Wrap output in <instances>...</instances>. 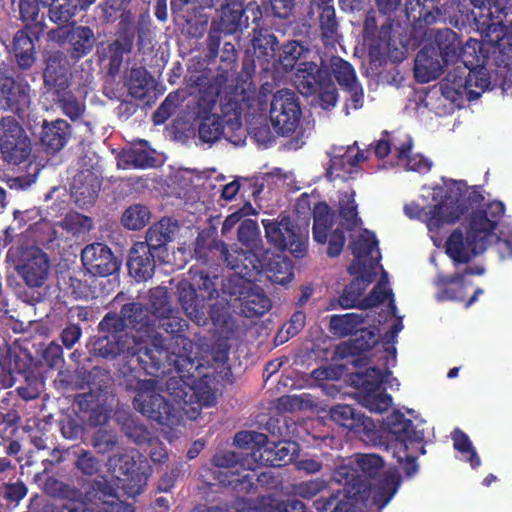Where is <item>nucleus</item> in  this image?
I'll list each match as a JSON object with an SVG mask.
<instances>
[{
    "instance_id": "obj_3",
    "label": "nucleus",
    "mask_w": 512,
    "mask_h": 512,
    "mask_svg": "<svg viewBox=\"0 0 512 512\" xmlns=\"http://www.w3.org/2000/svg\"><path fill=\"white\" fill-rule=\"evenodd\" d=\"M168 352L155 342L152 346L145 345L133 356H128L118 365L119 385L128 392H134L139 395L156 388L155 379H141V372L146 375L159 378L166 371L169 363L167 361Z\"/></svg>"
},
{
    "instance_id": "obj_6",
    "label": "nucleus",
    "mask_w": 512,
    "mask_h": 512,
    "mask_svg": "<svg viewBox=\"0 0 512 512\" xmlns=\"http://www.w3.org/2000/svg\"><path fill=\"white\" fill-rule=\"evenodd\" d=\"M234 443L249 451L245 455L250 456L255 463L267 467H282L291 462L297 453L296 443H270L266 434L256 431L238 432L234 437Z\"/></svg>"
},
{
    "instance_id": "obj_22",
    "label": "nucleus",
    "mask_w": 512,
    "mask_h": 512,
    "mask_svg": "<svg viewBox=\"0 0 512 512\" xmlns=\"http://www.w3.org/2000/svg\"><path fill=\"white\" fill-rule=\"evenodd\" d=\"M300 106L294 91L278 90L272 98L270 120L274 128H291L300 117Z\"/></svg>"
},
{
    "instance_id": "obj_56",
    "label": "nucleus",
    "mask_w": 512,
    "mask_h": 512,
    "mask_svg": "<svg viewBox=\"0 0 512 512\" xmlns=\"http://www.w3.org/2000/svg\"><path fill=\"white\" fill-rule=\"evenodd\" d=\"M412 149V142L411 140L406 141L401 144L399 148H397V158L407 159V168L412 171L424 173L428 172L431 168V164L428 162L427 159H425L422 156H414L410 157V152Z\"/></svg>"
},
{
    "instance_id": "obj_27",
    "label": "nucleus",
    "mask_w": 512,
    "mask_h": 512,
    "mask_svg": "<svg viewBox=\"0 0 512 512\" xmlns=\"http://www.w3.org/2000/svg\"><path fill=\"white\" fill-rule=\"evenodd\" d=\"M364 152L358 150L355 154L351 148L343 154L330 158L326 169V176L330 181L342 179L344 181L355 179L360 172V163L365 161Z\"/></svg>"
},
{
    "instance_id": "obj_28",
    "label": "nucleus",
    "mask_w": 512,
    "mask_h": 512,
    "mask_svg": "<svg viewBox=\"0 0 512 512\" xmlns=\"http://www.w3.org/2000/svg\"><path fill=\"white\" fill-rule=\"evenodd\" d=\"M265 276L271 283L286 285L294 278V264L287 256L274 253L269 249L263 252V270L261 277Z\"/></svg>"
},
{
    "instance_id": "obj_51",
    "label": "nucleus",
    "mask_w": 512,
    "mask_h": 512,
    "mask_svg": "<svg viewBox=\"0 0 512 512\" xmlns=\"http://www.w3.org/2000/svg\"><path fill=\"white\" fill-rule=\"evenodd\" d=\"M453 440V447L461 454L466 455L467 461L472 468H477L481 464L480 457L478 456L469 436L459 428H455L451 433Z\"/></svg>"
},
{
    "instance_id": "obj_53",
    "label": "nucleus",
    "mask_w": 512,
    "mask_h": 512,
    "mask_svg": "<svg viewBox=\"0 0 512 512\" xmlns=\"http://www.w3.org/2000/svg\"><path fill=\"white\" fill-rule=\"evenodd\" d=\"M253 282H248L246 279L241 276L236 275L235 273L230 277L222 280V293L229 298L226 299L228 302H240L242 296L250 288Z\"/></svg>"
},
{
    "instance_id": "obj_47",
    "label": "nucleus",
    "mask_w": 512,
    "mask_h": 512,
    "mask_svg": "<svg viewBox=\"0 0 512 512\" xmlns=\"http://www.w3.org/2000/svg\"><path fill=\"white\" fill-rule=\"evenodd\" d=\"M119 436L113 429L100 427L93 432L90 445L98 454H107L119 450Z\"/></svg>"
},
{
    "instance_id": "obj_19",
    "label": "nucleus",
    "mask_w": 512,
    "mask_h": 512,
    "mask_svg": "<svg viewBox=\"0 0 512 512\" xmlns=\"http://www.w3.org/2000/svg\"><path fill=\"white\" fill-rule=\"evenodd\" d=\"M470 230L464 235L460 228L454 229L445 242V253L454 266L468 264L485 250V245Z\"/></svg>"
},
{
    "instance_id": "obj_41",
    "label": "nucleus",
    "mask_w": 512,
    "mask_h": 512,
    "mask_svg": "<svg viewBox=\"0 0 512 512\" xmlns=\"http://www.w3.org/2000/svg\"><path fill=\"white\" fill-rule=\"evenodd\" d=\"M313 239L319 244H325L334 224L335 213L325 201H318L312 208Z\"/></svg>"
},
{
    "instance_id": "obj_11",
    "label": "nucleus",
    "mask_w": 512,
    "mask_h": 512,
    "mask_svg": "<svg viewBox=\"0 0 512 512\" xmlns=\"http://www.w3.org/2000/svg\"><path fill=\"white\" fill-rule=\"evenodd\" d=\"M390 374L391 372L387 368L383 372L379 367L373 366L367 368L365 372H356L350 375L351 385L358 390L361 404L371 412L381 413L391 405L392 397L379 393L386 377Z\"/></svg>"
},
{
    "instance_id": "obj_57",
    "label": "nucleus",
    "mask_w": 512,
    "mask_h": 512,
    "mask_svg": "<svg viewBox=\"0 0 512 512\" xmlns=\"http://www.w3.org/2000/svg\"><path fill=\"white\" fill-rule=\"evenodd\" d=\"M332 71L339 85L344 89L358 83L354 68L348 62L341 58H335L332 61Z\"/></svg>"
},
{
    "instance_id": "obj_25",
    "label": "nucleus",
    "mask_w": 512,
    "mask_h": 512,
    "mask_svg": "<svg viewBox=\"0 0 512 512\" xmlns=\"http://www.w3.org/2000/svg\"><path fill=\"white\" fill-rule=\"evenodd\" d=\"M52 40L68 43L71 54L75 58L87 55L95 44L94 32L86 26L61 27L49 33Z\"/></svg>"
},
{
    "instance_id": "obj_63",
    "label": "nucleus",
    "mask_w": 512,
    "mask_h": 512,
    "mask_svg": "<svg viewBox=\"0 0 512 512\" xmlns=\"http://www.w3.org/2000/svg\"><path fill=\"white\" fill-rule=\"evenodd\" d=\"M126 322L124 316L120 313L108 312L98 324V330L108 333L107 336L122 335L126 333Z\"/></svg>"
},
{
    "instance_id": "obj_12",
    "label": "nucleus",
    "mask_w": 512,
    "mask_h": 512,
    "mask_svg": "<svg viewBox=\"0 0 512 512\" xmlns=\"http://www.w3.org/2000/svg\"><path fill=\"white\" fill-rule=\"evenodd\" d=\"M353 275L356 277L345 286L342 294L339 296L338 301L342 308L349 309L359 307L361 309H368L376 307L386 299L393 297L392 290L387 289L380 281L367 296L361 299L366 288L374 281L375 275L370 271Z\"/></svg>"
},
{
    "instance_id": "obj_45",
    "label": "nucleus",
    "mask_w": 512,
    "mask_h": 512,
    "mask_svg": "<svg viewBox=\"0 0 512 512\" xmlns=\"http://www.w3.org/2000/svg\"><path fill=\"white\" fill-rule=\"evenodd\" d=\"M14 53L21 68H30L35 61V44L26 31H18L14 37Z\"/></svg>"
},
{
    "instance_id": "obj_49",
    "label": "nucleus",
    "mask_w": 512,
    "mask_h": 512,
    "mask_svg": "<svg viewBox=\"0 0 512 512\" xmlns=\"http://www.w3.org/2000/svg\"><path fill=\"white\" fill-rule=\"evenodd\" d=\"M151 212L149 208L142 204H133L129 206L122 214L121 224L129 230H140L150 221Z\"/></svg>"
},
{
    "instance_id": "obj_42",
    "label": "nucleus",
    "mask_w": 512,
    "mask_h": 512,
    "mask_svg": "<svg viewBox=\"0 0 512 512\" xmlns=\"http://www.w3.org/2000/svg\"><path fill=\"white\" fill-rule=\"evenodd\" d=\"M379 330L376 326L358 328L343 348L344 355L361 356L371 350L379 341Z\"/></svg>"
},
{
    "instance_id": "obj_2",
    "label": "nucleus",
    "mask_w": 512,
    "mask_h": 512,
    "mask_svg": "<svg viewBox=\"0 0 512 512\" xmlns=\"http://www.w3.org/2000/svg\"><path fill=\"white\" fill-rule=\"evenodd\" d=\"M211 248L208 239L198 236L195 241L194 256L197 262L188 271V281L178 285V301L185 314L197 325L207 323L211 301L219 297L218 260L204 258L198 249Z\"/></svg>"
},
{
    "instance_id": "obj_7",
    "label": "nucleus",
    "mask_w": 512,
    "mask_h": 512,
    "mask_svg": "<svg viewBox=\"0 0 512 512\" xmlns=\"http://www.w3.org/2000/svg\"><path fill=\"white\" fill-rule=\"evenodd\" d=\"M211 248L200 246L198 253H203L207 259L218 260L219 264H226L236 275L241 276L248 282H257L261 279L263 270V255L259 257L257 250H243L241 248L229 249L222 240H208Z\"/></svg>"
},
{
    "instance_id": "obj_24",
    "label": "nucleus",
    "mask_w": 512,
    "mask_h": 512,
    "mask_svg": "<svg viewBox=\"0 0 512 512\" xmlns=\"http://www.w3.org/2000/svg\"><path fill=\"white\" fill-rule=\"evenodd\" d=\"M505 213L501 201H492L485 207L473 210L470 217L469 229L485 245L487 238L492 235Z\"/></svg>"
},
{
    "instance_id": "obj_18",
    "label": "nucleus",
    "mask_w": 512,
    "mask_h": 512,
    "mask_svg": "<svg viewBox=\"0 0 512 512\" xmlns=\"http://www.w3.org/2000/svg\"><path fill=\"white\" fill-rule=\"evenodd\" d=\"M32 151V140L26 130H2L0 133V152L8 165L30 164Z\"/></svg>"
},
{
    "instance_id": "obj_59",
    "label": "nucleus",
    "mask_w": 512,
    "mask_h": 512,
    "mask_svg": "<svg viewBox=\"0 0 512 512\" xmlns=\"http://www.w3.org/2000/svg\"><path fill=\"white\" fill-rule=\"evenodd\" d=\"M42 510L43 512H86L88 508L81 492V495L69 497L59 504L46 502Z\"/></svg>"
},
{
    "instance_id": "obj_5",
    "label": "nucleus",
    "mask_w": 512,
    "mask_h": 512,
    "mask_svg": "<svg viewBox=\"0 0 512 512\" xmlns=\"http://www.w3.org/2000/svg\"><path fill=\"white\" fill-rule=\"evenodd\" d=\"M385 426L389 446L393 448V456L405 474L412 477L416 474L418 465L417 456L410 453V450L420 449L422 453L425 452L422 446L424 432L416 430L413 422L399 410H394L387 416Z\"/></svg>"
},
{
    "instance_id": "obj_46",
    "label": "nucleus",
    "mask_w": 512,
    "mask_h": 512,
    "mask_svg": "<svg viewBox=\"0 0 512 512\" xmlns=\"http://www.w3.org/2000/svg\"><path fill=\"white\" fill-rule=\"evenodd\" d=\"M366 316L359 313H347L332 315L330 318V330L341 337L351 335L365 322Z\"/></svg>"
},
{
    "instance_id": "obj_16",
    "label": "nucleus",
    "mask_w": 512,
    "mask_h": 512,
    "mask_svg": "<svg viewBox=\"0 0 512 512\" xmlns=\"http://www.w3.org/2000/svg\"><path fill=\"white\" fill-rule=\"evenodd\" d=\"M318 67L314 63H304L299 66L296 74L295 84L301 94H319L320 105L323 109L334 107L337 102V91L331 81L318 82Z\"/></svg>"
},
{
    "instance_id": "obj_60",
    "label": "nucleus",
    "mask_w": 512,
    "mask_h": 512,
    "mask_svg": "<svg viewBox=\"0 0 512 512\" xmlns=\"http://www.w3.org/2000/svg\"><path fill=\"white\" fill-rule=\"evenodd\" d=\"M254 49L258 57L270 62L276 57L278 41L272 34L259 35L253 40Z\"/></svg>"
},
{
    "instance_id": "obj_48",
    "label": "nucleus",
    "mask_w": 512,
    "mask_h": 512,
    "mask_svg": "<svg viewBox=\"0 0 512 512\" xmlns=\"http://www.w3.org/2000/svg\"><path fill=\"white\" fill-rule=\"evenodd\" d=\"M238 241L248 250H261L263 241L258 223L252 219L243 220L237 228Z\"/></svg>"
},
{
    "instance_id": "obj_1",
    "label": "nucleus",
    "mask_w": 512,
    "mask_h": 512,
    "mask_svg": "<svg viewBox=\"0 0 512 512\" xmlns=\"http://www.w3.org/2000/svg\"><path fill=\"white\" fill-rule=\"evenodd\" d=\"M476 10L472 11L478 29L484 34V42L469 39L461 46L460 60L464 72L449 73L441 84L442 95L460 106L463 99H478L491 84L487 68V53L491 50L499 65L508 66L512 61V28L503 24V19L512 13V0H470Z\"/></svg>"
},
{
    "instance_id": "obj_8",
    "label": "nucleus",
    "mask_w": 512,
    "mask_h": 512,
    "mask_svg": "<svg viewBox=\"0 0 512 512\" xmlns=\"http://www.w3.org/2000/svg\"><path fill=\"white\" fill-rule=\"evenodd\" d=\"M456 189H449L443 197V200L435 204L428 213L427 227L430 231H436L445 223L454 224L473 205L479 206L484 201L482 193L476 189L472 190L467 199L462 195V188L465 187L463 181H453Z\"/></svg>"
},
{
    "instance_id": "obj_33",
    "label": "nucleus",
    "mask_w": 512,
    "mask_h": 512,
    "mask_svg": "<svg viewBox=\"0 0 512 512\" xmlns=\"http://www.w3.org/2000/svg\"><path fill=\"white\" fill-rule=\"evenodd\" d=\"M256 473L254 469L248 470H230V471H219L218 481L222 486L230 488L236 493L237 497L243 498L246 495H255L258 490V486L254 481Z\"/></svg>"
},
{
    "instance_id": "obj_35",
    "label": "nucleus",
    "mask_w": 512,
    "mask_h": 512,
    "mask_svg": "<svg viewBox=\"0 0 512 512\" xmlns=\"http://www.w3.org/2000/svg\"><path fill=\"white\" fill-rule=\"evenodd\" d=\"M48 256L37 249L22 265L20 273L29 287H41L48 276L49 272Z\"/></svg>"
},
{
    "instance_id": "obj_40",
    "label": "nucleus",
    "mask_w": 512,
    "mask_h": 512,
    "mask_svg": "<svg viewBox=\"0 0 512 512\" xmlns=\"http://www.w3.org/2000/svg\"><path fill=\"white\" fill-rule=\"evenodd\" d=\"M101 181L91 172L81 174L75 178L72 186V195L79 206L92 205L100 192Z\"/></svg>"
},
{
    "instance_id": "obj_62",
    "label": "nucleus",
    "mask_w": 512,
    "mask_h": 512,
    "mask_svg": "<svg viewBox=\"0 0 512 512\" xmlns=\"http://www.w3.org/2000/svg\"><path fill=\"white\" fill-rule=\"evenodd\" d=\"M251 140L262 149L271 147L280 136L290 137L296 130H250Z\"/></svg>"
},
{
    "instance_id": "obj_54",
    "label": "nucleus",
    "mask_w": 512,
    "mask_h": 512,
    "mask_svg": "<svg viewBox=\"0 0 512 512\" xmlns=\"http://www.w3.org/2000/svg\"><path fill=\"white\" fill-rule=\"evenodd\" d=\"M71 130H42L40 141L47 154L59 152L70 138Z\"/></svg>"
},
{
    "instance_id": "obj_15",
    "label": "nucleus",
    "mask_w": 512,
    "mask_h": 512,
    "mask_svg": "<svg viewBox=\"0 0 512 512\" xmlns=\"http://www.w3.org/2000/svg\"><path fill=\"white\" fill-rule=\"evenodd\" d=\"M145 345L140 338L129 333L99 336L92 341L90 352L94 357H99L106 361L119 360L121 362L126 357L133 356L134 352Z\"/></svg>"
},
{
    "instance_id": "obj_44",
    "label": "nucleus",
    "mask_w": 512,
    "mask_h": 512,
    "mask_svg": "<svg viewBox=\"0 0 512 512\" xmlns=\"http://www.w3.org/2000/svg\"><path fill=\"white\" fill-rule=\"evenodd\" d=\"M350 487H344L331 493L328 497H321L314 502V507L318 512H350L352 504L350 502Z\"/></svg>"
},
{
    "instance_id": "obj_58",
    "label": "nucleus",
    "mask_w": 512,
    "mask_h": 512,
    "mask_svg": "<svg viewBox=\"0 0 512 512\" xmlns=\"http://www.w3.org/2000/svg\"><path fill=\"white\" fill-rule=\"evenodd\" d=\"M45 491L53 497H58L60 502L81 495V490L75 486L64 483L54 477H48L45 481Z\"/></svg>"
},
{
    "instance_id": "obj_9",
    "label": "nucleus",
    "mask_w": 512,
    "mask_h": 512,
    "mask_svg": "<svg viewBox=\"0 0 512 512\" xmlns=\"http://www.w3.org/2000/svg\"><path fill=\"white\" fill-rule=\"evenodd\" d=\"M262 225L267 242L276 250L289 251L295 258L306 255L308 230L302 229L289 215L281 213L277 218L263 219Z\"/></svg>"
},
{
    "instance_id": "obj_31",
    "label": "nucleus",
    "mask_w": 512,
    "mask_h": 512,
    "mask_svg": "<svg viewBox=\"0 0 512 512\" xmlns=\"http://www.w3.org/2000/svg\"><path fill=\"white\" fill-rule=\"evenodd\" d=\"M445 65L433 47H424L415 59V78L420 83L433 81L443 74Z\"/></svg>"
},
{
    "instance_id": "obj_20",
    "label": "nucleus",
    "mask_w": 512,
    "mask_h": 512,
    "mask_svg": "<svg viewBox=\"0 0 512 512\" xmlns=\"http://www.w3.org/2000/svg\"><path fill=\"white\" fill-rule=\"evenodd\" d=\"M167 262L162 255L152 251L147 243L136 242L129 250L127 268L131 277L136 281H147L153 277L157 265Z\"/></svg>"
},
{
    "instance_id": "obj_13",
    "label": "nucleus",
    "mask_w": 512,
    "mask_h": 512,
    "mask_svg": "<svg viewBox=\"0 0 512 512\" xmlns=\"http://www.w3.org/2000/svg\"><path fill=\"white\" fill-rule=\"evenodd\" d=\"M96 0H19L20 19L26 23L38 22L41 8L49 7V18L54 23H67L78 9H85Z\"/></svg>"
},
{
    "instance_id": "obj_52",
    "label": "nucleus",
    "mask_w": 512,
    "mask_h": 512,
    "mask_svg": "<svg viewBox=\"0 0 512 512\" xmlns=\"http://www.w3.org/2000/svg\"><path fill=\"white\" fill-rule=\"evenodd\" d=\"M74 467L85 476H93L100 471V461L92 451L78 447L73 451Z\"/></svg>"
},
{
    "instance_id": "obj_23",
    "label": "nucleus",
    "mask_w": 512,
    "mask_h": 512,
    "mask_svg": "<svg viewBox=\"0 0 512 512\" xmlns=\"http://www.w3.org/2000/svg\"><path fill=\"white\" fill-rule=\"evenodd\" d=\"M81 261L88 272L94 276H110L119 269L117 258L103 243L87 245L81 252Z\"/></svg>"
},
{
    "instance_id": "obj_26",
    "label": "nucleus",
    "mask_w": 512,
    "mask_h": 512,
    "mask_svg": "<svg viewBox=\"0 0 512 512\" xmlns=\"http://www.w3.org/2000/svg\"><path fill=\"white\" fill-rule=\"evenodd\" d=\"M329 415L333 422L357 434L369 436L375 429V424L370 417L358 412L348 404L331 407Z\"/></svg>"
},
{
    "instance_id": "obj_4",
    "label": "nucleus",
    "mask_w": 512,
    "mask_h": 512,
    "mask_svg": "<svg viewBox=\"0 0 512 512\" xmlns=\"http://www.w3.org/2000/svg\"><path fill=\"white\" fill-rule=\"evenodd\" d=\"M221 0H171V8L176 18L184 20L190 27L188 33L193 37H200L208 22L206 9L213 7ZM221 3V24L226 33H232L242 26L243 0H223Z\"/></svg>"
},
{
    "instance_id": "obj_17",
    "label": "nucleus",
    "mask_w": 512,
    "mask_h": 512,
    "mask_svg": "<svg viewBox=\"0 0 512 512\" xmlns=\"http://www.w3.org/2000/svg\"><path fill=\"white\" fill-rule=\"evenodd\" d=\"M133 407L160 425L173 426L179 422V411L155 389L135 395Z\"/></svg>"
},
{
    "instance_id": "obj_14",
    "label": "nucleus",
    "mask_w": 512,
    "mask_h": 512,
    "mask_svg": "<svg viewBox=\"0 0 512 512\" xmlns=\"http://www.w3.org/2000/svg\"><path fill=\"white\" fill-rule=\"evenodd\" d=\"M169 366L167 371L161 376H165L167 373H171L173 370L176 375L171 376L166 381V391L173 397L174 401L179 405H187L188 393L191 391L190 380L194 377L193 373L197 371V357L194 355L188 356H169L167 358Z\"/></svg>"
},
{
    "instance_id": "obj_10",
    "label": "nucleus",
    "mask_w": 512,
    "mask_h": 512,
    "mask_svg": "<svg viewBox=\"0 0 512 512\" xmlns=\"http://www.w3.org/2000/svg\"><path fill=\"white\" fill-rule=\"evenodd\" d=\"M384 462L377 454H357L355 467L342 465L333 473V479L343 485L350 487L353 496H361L370 488V480L377 476L383 468Z\"/></svg>"
},
{
    "instance_id": "obj_36",
    "label": "nucleus",
    "mask_w": 512,
    "mask_h": 512,
    "mask_svg": "<svg viewBox=\"0 0 512 512\" xmlns=\"http://www.w3.org/2000/svg\"><path fill=\"white\" fill-rule=\"evenodd\" d=\"M430 37L438 48V56L446 65L455 64L460 60L462 42L458 34L451 29L430 31Z\"/></svg>"
},
{
    "instance_id": "obj_61",
    "label": "nucleus",
    "mask_w": 512,
    "mask_h": 512,
    "mask_svg": "<svg viewBox=\"0 0 512 512\" xmlns=\"http://www.w3.org/2000/svg\"><path fill=\"white\" fill-rule=\"evenodd\" d=\"M151 86L150 78L143 69H135L131 71L129 81V93L132 97L142 99L146 96Z\"/></svg>"
},
{
    "instance_id": "obj_43",
    "label": "nucleus",
    "mask_w": 512,
    "mask_h": 512,
    "mask_svg": "<svg viewBox=\"0 0 512 512\" xmlns=\"http://www.w3.org/2000/svg\"><path fill=\"white\" fill-rule=\"evenodd\" d=\"M378 240L374 234L369 236H360L350 244L351 252L354 256L353 262L348 267L349 274H358L367 270L365 258L377 248Z\"/></svg>"
},
{
    "instance_id": "obj_32",
    "label": "nucleus",
    "mask_w": 512,
    "mask_h": 512,
    "mask_svg": "<svg viewBox=\"0 0 512 512\" xmlns=\"http://www.w3.org/2000/svg\"><path fill=\"white\" fill-rule=\"evenodd\" d=\"M126 327L151 337L155 324V317L148 306L139 302L126 303L121 307Z\"/></svg>"
},
{
    "instance_id": "obj_50",
    "label": "nucleus",
    "mask_w": 512,
    "mask_h": 512,
    "mask_svg": "<svg viewBox=\"0 0 512 512\" xmlns=\"http://www.w3.org/2000/svg\"><path fill=\"white\" fill-rule=\"evenodd\" d=\"M339 216L341 225L348 231L355 230L362 224L358 215V205L355 202L354 194L345 195L339 201Z\"/></svg>"
},
{
    "instance_id": "obj_29",
    "label": "nucleus",
    "mask_w": 512,
    "mask_h": 512,
    "mask_svg": "<svg viewBox=\"0 0 512 512\" xmlns=\"http://www.w3.org/2000/svg\"><path fill=\"white\" fill-rule=\"evenodd\" d=\"M197 371L190 380L191 391L188 393L187 405L198 404L199 408L211 407L216 404L215 392L212 388L214 377L204 373V366L197 358Z\"/></svg>"
},
{
    "instance_id": "obj_64",
    "label": "nucleus",
    "mask_w": 512,
    "mask_h": 512,
    "mask_svg": "<svg viewBox=\"0 0 512 512\" xmlns=\"http://www.w3.org/2000/svg\"><path fill=\"white\" fill-rule=\"evenodd\" d=\"M149 304L150 307L148 308L155 317V323L157 322V319L172 311L170 309L167 291L163 289L158 288L151 291Z\"/></svg>"
},
{
    "instance_id": "obj_21",
    "label": "nucleus",
    "mask_w": 512,
    "mask_h": 512,
    "mask_svg": "<svg viewBox=\"0 0 512 512\" xmlns=\"http://www.w3.org/2000/svg\"><path fill=\"white\" fill-rule=\"evenodd\" d=\"M156 325L161 327L167 334L171 336V342L168 348L162 346L169 356H188L193 355V341L185 334L189 328L187 320L173 313L168 312L164 316L157 319Z\"/></svg>"
},
{
    "instance_id": "obj_37",
    "label": "nucleus",
    "mask_w": 512,
    "mask_h": 512,
    "mask_svg": "<svg viewBox=\"0 0 512 512\" xmlns=\"http://www.w3.org/2000/svg\"><path fill=\"white\" fill-rule=\"evenodd\" d=\"M436 283L441 287L436 296L439 301H465L466 288L472 285V282H466L464 274L460 273L439 275Z\"/></svg>"
},
{
    "instance_id": "obj_30",
    "label": "nucleus",
    "mask_w": 512,
    "mask_h": 512,
    "mask_svg": "<svg viewBox=\"0 0 512 512\" xmlns=\"http://www.w3.org/2000/svg\"><path fill=\"white\" fill-rule=\"evenodd\" d=\"M178 229L176 221L168 217L161 218L157 223L149 227L145 235L147 246L154 251L157 255H162L166 259L169 256L168 243H170Z\"/></svg>"
},
{
    "instance_id": "obj_39",
    "label": "nucleus",
    "mask_w": 512,
    "mask_h": 512,
    "mask_svg": "<svg viewBox=\"0 0 512 512\" xmlns=\"http://www.w3.org/2000/svg\"><path fill=\"white\" fill-rule=\"evenodd\" d=\"M241 313L247 318L260 317L267 313L272 302L264 290L258 286H250L239 302Z\"/></svg>"
},
{
    "instance_id": "obj_38",
    "label": "nucleus",
    "mask_w": 512,
    "mask_h": 512,
    "mask_svg": "<svg viewBox=\"0 0 512 512\" xmlns=\"http://www.w3.org/2000/svg\"><path fill=\"white\" fill-rule=\"evenodd\" d=\"M76 384L79 388H89L99 394H107L112 382L110 371L100 366H94L90 370L84 368L77 370Z\"/></svg>"
},
{
    "instance_id": "obj_34",
    "label": "nucleus",
    "mask_w": 512,
    "mask_h": 512,
    "mask_svg": "<svg viewBox=\"0 0 512 512\" xmlns=\"http://www.w3.org/2000/svg\"><path fill=\"white\" fill-rule=\"evenodd\" d=\"M29 105V88L27 84L5 78L1 83L0 106L18 112Z\"/></svg>"
},
{
    "instance_id": "obj_55",
    "label": "nucleus",
    "mask_w": 512,
    "mask_h": 512,
    "mask_svg": "<svg viewBox=\"0 0 512 512\" xmlns=\"http://www.w3.org/2000/svg\"><path fill=\"white\" fill-rule=\"evenodd\" d=\"M304 47L296 41L288 42L282 48V53L279 56V63L283 67L284 70H293L296 69L295 75L298 72V68L300 65L305 62L298 63L297 61L304 54Z\"/></svg>"
}]
</instances>
